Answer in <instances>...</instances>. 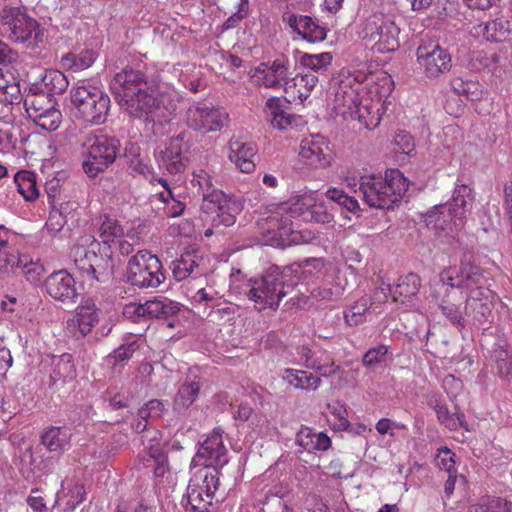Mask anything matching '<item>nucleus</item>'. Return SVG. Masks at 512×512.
<instances>
[{"mask_svg":"<svg viewBox=\"0 0 512 512\" xmlns=\"http://www.w3.org/2000/svg\"><path fill=\"white\" fill-rule=\"evenodd\" d=\"M323 267V260L317 258L291 264L282 270L279 267H271L261 278H251L240 284L233 282L231 288L253 301L259 311L276 308L288 290L297 285L296 279H301L314 271L319 272Z\"/></svg>","mask_w":512,"mask_h":512,"instance_id":"obj_1","label":"nucleus"},{"mask_svg":"<svg viewBox=\"0 0 512 512\" xmlns=\"http://www.w3.org/2000/svg\"><path fill=\"white\" fill-rule=\"evenodd\" d=\"M448 287L460 289L466 294L465 313L474 324L489 322L493 309L494 293L487 285L484 270L467 260H462L459 267H449L439 275L433 296L438 298L440 291L448 292Z\"/></svg>","mask_w":512,"mask_h":512,"instance_id":"obj_2","label":"nucleus"},{"mask_svg":"<svg viewBox=\"0 0 512 512\" xmlns=\"http://www.w3.org/2000/svg\"><path fill=\"white\" fill-rule=\"evenodd\" d=\"M345 185L372 208L390 209L406 193L409 183L398 169L386 170L385 175L363 174L348 171Z\"/></svg>","mask_w":512,"mask_h":512,"instance_id":"obj_3","label":"nucleus"},{"mask_svg":"<svg viewBox=\"0 0 512 512\" xmlns=\"http://www.w3.org/2000/svg\"><path fill=\"white\" fill-rule=\"evenodd\" d=\"M383 83L381 91H378L377 84L370 86V93L375 92L378 95L365 99L360 96L364 86L361 83L350 85L348 82H341L336 92L338 106L347 109L351 114L357 115L360 122H363L368 129H374L380 122L379 105L382 98L389 95L392 91L391 77L385 75L381 78Z\"/></svg>","mask_w":512,"mask_h":512,"instance_id":"obj_4","label":"nucleus"},{"mask_svg":"<svg viewBox=\"0 0 512 512\" xmlns=\"http://www.w3.org/2000/svg\"><path fill=\"white\" fill-rule=\"evenodd\" d=\"M177 106V93L163 91L154 95L148 86L120 105L131 117L160 125L171 121Z\"/></svg>","mask_w":512,"mask_h":512,"instance_id":"obj_5","label":"nucleus"},{"mask_svg":"<svg viewBox=\"0 0 512 512\" xmlns=\"http://www.w3.org/2000/svg\"><path fill=\"white\" fill-rule=\"evenodd\" d=\"M471 192V188L465 184L456 185L450 202L436 205L427 212V226L449 233L459 230L463 226L468 207L471 206Z\"/></svg>","mask_w":512,"mask_h":512,"instance_id":"obj_6","label":"nucleus"},{"mask_svg":"<svg viewBox=\"0 0 512 512\" xmlns=\"http://www.w3.org/2000/svg\"><path fill=\"white\" fill-rule=\"evenodd\" d=\"M82 147L83 169L89 177H95L115 161L120 142L102 129H96L85 135Z\"/></svg>","mask_w":512,"mask_h":512,"instance_id":"obj_7","label":"nucleus"},{"mask_svg":"<svg viewBox=\"0 0 512 512\" xmlns=\"http://www.w3.org/2000/svg\"><path fill=\"white\" fill-rule=\"evenodd\" d=\"M70 97L78 117L96 125L106 121L110 98L99 86L79 81L71 88Z\"/></svg>","mask_w":512,"mask_h":512,"instance_id":"obj_8","label":"nucleus"},{"mask_svg":"<svg viewBox=\"0 0 512 512\" xmlns=\"http://www.w3.org/2000/svg\"><path fill=\"white\" fill-rule=\"evenodd\" d=\"M1 37L12 42L37 46L43 41L38 22L18 7H5L0 13Z\"/></svg>","mask_w":512,"mask_h":512,"instance_id":"obj_9","label":"nucleus"},{"mask_svg":"<svg viewBox=\"0 0 512 512\" xmlns=\"http://www.w3.org/2000/svg\"><path fill=\"white\" fill-rule=\"evenodd\" d=\"M219 487V472L201 468L191 477L182 505L186 512H208Z\"/></svg>","mask_w":512,"mask_h":512,"instance_id":"obj_10","label":"nucleus"},{"mask_svg":"<svg viewBox=\"0 0 512 512\" xmlns=\"http://www.w3.org/2000/svg\"><path fill=\"white\" fill-rule=\"evenodd\" d=\"M127 281L139 288H156L165 280L162 264L157 256L147 250H140L127 264Z\"/></svg>","mask_w":512,"mask_h":512,"instance_id":"obj_11","label":"nucleus"},{"mask_svg":"<svg viewBox=\"0 0 512 512\" xmlns=\"http://www.w3.org/2000/svg\"><path fill=\"white\" fill-rule=\"evenodd\" d=\"M184 121L190 129L208 134L221 131L226 127L229 122V115L220 106L205 101H197L190 104L186 109Z\"/></svg>","mask_w":512,"mask_h":512,"instance_id":"obj_12","label":"nucleus"},{"mask_svg":"<svg viewBox=\"0 0 512 512\" xmlns=\"http://www.w3.org/2000/svg\"><path fill=\"white\" fill-rule=\"evenodd\" d=\"M363 34V38L374 41L372 49L377 53H391L399 47V28L391 16L373 14L366 19Z\"/></svg>","mask_w":512,"mask_h":512,"instance_id":"obj_13","label":"nucleus"},{"mask_svg":"<svg viewBox=\"0 0 512 512\" xmlns=\"http://www.w3.org/2000/svg\"><path fill=\"white\" fill-rule=\"evenodd\" d=\"M239 198L229 197L222 191H213L205 195L201 209L211 220L213 226L229 227L235 224L237 215L243 210Z\"/></svg>","mask_w":512,"mask_h":512,"instance_id":"obj_14","label":"nucleus"},{"mask_svg":"<svg viewBox=\"0 0 512 512\" xmlns=\"http://www.w3.org/2000/svg\"><path fill=\"white\" fill-rule=\"evenodd\" d=\"M292 74L290 60L285 57L261 62L250 70V77L254 84L267 89L282 90L284 93Z\"/></svg>","mask_w":512,"mask_h":512,"instance_id":"obj_15","label":"nucleus"},{"mask_svg":"<svg viewBox=\"0 0 512 512\" xmlns=\"http://www.w3.org/2000/svg\"><path fill=\"white\" fill-rule=\"evenodd\" d=\"M24 105L28 117L40 128L46 131H55L62 122V114L55 107L53 98L45 94L27 95Z\"/></svg>","mask_w":512,"mask_h":512,"instance_id":"obj_16","label":"nucleus"},{"mask_svg":"<svg viewBox=\"0 0 512 512\" xmlns=\"http://www.w3.org/2000/svg\"><path fill=\"white\" fill-rule=\"evenodd\" d=\"M229 462V454L224 445L223 432L214 429L198 448L192 463L202 465L203 468L219 469Z\"/></svg>","mask_w":512,"mask_h":512,"instance_id":"obj_17","label":"nucleus"},{"mask_svg":"<svg viewBox=\"0 0 512 512\" xmlns=\"http://www.w3.org/2000/svg\"><path fill=\"white\" fill-rule=\"evenodd\" d=\"M186 134L170 138L160 150L157 156V162L161 169L166 170L169 174L175 175L185 170L187 164V152L189 151V143L185 139Z\"/></svg>","mask_w":512,"mask_h":512,"instance_id":"obj_18","label":"nucleus"},{"mask_svg":"<svg viewBox=\"0 0 512 512\" xmlns=\"http://www.w3.org/2000/svg\"><path fill=\"white\" fill-rule=\"evenodd\" d=\"M417 63L428 78H437L451 68V56L438 44H423L417 48Z\"/></svg>","mask_w":512,"mask_h":512,"instance_id":"obj_19","label":"nucleus"},{"mask_svg":"<svg viewBox=\"0 0 512 512\" xmlns=\"http://www.w3.org/2000/svg\"><path fill=\"white\" fill-rule=\"evenodd\" d=\"M99 314L93 299H82L74 314L66 320V329L76 339L84 338L98 324Z\"/></svg>","mask_w":512,"mask_h":512,"instance_id":"obj_20","label":"nucleus"},{"mask_svg":"<svg viewBox=\"0 0 512 512\" xmlns=\"http://www.w3.org/2000/svg\"><path fill=\"white\" fill-rule=\"evenodd\" d=\"M145 75L138 70L125 68L117 73L110 83V89L119 105L147 88Z\"/></svg>","mask_w":512,"mask_h":512,"instance_id":"obj_21","label":"nucleus"},{"mask_svg":"<svg viewBox=\"0 0 512 512\" xmlns=\"http://www.w3.org/2000/svg\"><path fill=\"white\" fill-rule=\"evenodd\" d=\"M328 144L324 137L319 134L311 135L301 141L299 156L310 168L322 169L330 164Z\"/></svg>","mask_w":512,"mask_h":512,"instance_id":"obj_22","label":"nucleus"},{"mask_svg":"<svg viewBox=\"0 0 512 512\" xmlns=\"http://www.w3.org/2000/svg\"><path fill=\"white\" fill-rule=\"evenodd\" d=\"M268 224L270 229L277 230L275 236H278V244L282 246L309 244L316 239V235L309 230H294L288 217L278 219L276 215H273L269 218Z\"/></svg>","mask_w":512,"mask_h":512,"instance_id":"obj_23","label":"nucleus"},{"mask_svg":"<svg viewBox=\"0 0 512 512\" xmlns=\"http://www.w3.org/2000/svg\"><path fill=\"white\" fill-rule=\"evenodd\" d=\"M47 293L62 303H74L78 296L74 278L66 271L52 273L45 281Z\"/></svg>","mask_w":512,"mask_h":512,"instance_id":"obj_24","label":"nucleus"},{"mask_svg":"<svg viewBox=\"0 0 512 512\" xmlns=\"http://www.w3.org/2000/svg\"><path fill=\"white\" fill-rule=\"evenodd\" d=\"M143 468L152 470L154 486L163 493L173 490L177 484V474L173 472L166 455L139 463Z\"/></svg>","mask_w":512,"mask_h":512,"instance_id":"obj_25","label":"nucleus"},{"mask_svg":"<svg viewBox=\"0 0 512 512\" xmlns=\"http://www.w3.org/2000/svg\"><path fill=\"white\" fill-rule=\"evenodd\" d=\"M257 147L253 142H243L232 139L228 147V159L242 173H252L255 170L254 158Z\"/></svg>","mask_w":512,"mask_h":512,"instance_id":"obj_26","label":"nucleus"},{"mask_svg":"<svg viewBox=\"0 0 512 512\" xmlns=\"http://www.w3.org/2000/svg\"><path fill=\"white\" fill-rule=\"evenodd\" d=\"M0 267L10 268L14 273L19 270L32 284H38L45 273L44 266L39 261H33L26 254L6 255L4 264Z\"/></svg>","mask_w":512,"mask_h":512,"instance_id":"obj_27","label":"nucleus"},{"mask_svg":"<svg viewBox=\"0 0 512 512\" xmlns=\"http://www.w3.org/2000/svg\"><path fill=\"white\" fill-rule=\"evenodd\" d=\"M421 285L420 278L417 274L409 273L399 278L398 283L394 287H381L380 291L376 292V296L380 294L383 298H387L389 292L394 302L406 303L410 302L414 296L417 295Z\"/></svg>","mask_w":512,"mask_h":512,"instance_id":"obj_28","label":"nucleus"},{"mask_svg":"<svg viewBox=\"0 0 512 512\" xmlns=\"http://www.w3.org/2000/svg\"><path fill=\"white\" fill-rule=\"evenodd\" d=\"M96 252H100V243L92 236L84 237L82 244H76L71 249L70 256L77 269L85 278H87L90 269L93 267L92 256H95Z\"/></svg>","mask_w":512,"mask_h":512,"instance_id":"obj_29","label":"nucleus"},{"mask_svg":"<svg viewBox=\"0 0 512 512\" xmlns=\"http://www.w3.org/2000/svg\"><path fill=\"white\" fill-rule=\"evenodd\" d=\"M474 30L488 42L502 43L511 35L512 27L510 20L501 16L478 24Z\"/></svg>","mask_w":512,"mask_h":512,"instance_id":"obj_30","label":"nucleus"},{"mask_svg":"<svg viewBox=\"0 0 512 512\" xmlns=\"http://www.w3.org/2000/svg\"><path fill=\"white\" fill-rule=\"evenodd\" d=\"M289 26L310 43L321 42L326 38V30L311 17L292 14L288 18Z\"/></svg>","mask_w":512,"mask_h":512,"instance_id":"obj_31","label":"nucleus"},{"mask_svg":"<svg viewBox=\"0 0 512 512\" xmlns=\"http://www.w3.org/2000/svg\"><path fill=\"white\" fill-rule=\"evenodd\" d=\"M263 112L274 128L285 130L292 125L294 116L287 111L280 97L272 96L265 102Z\"/></svg>","mask_w":512,"mask_h":512,"instance_id":"obj_32","label":"nucleus"},{"mask_svg":"<svg viewBox=\"0 0 512 512\" xmlns=\"http://www.w3.org/2000/svg\"><path fill=\"white\" fill-rule=\"evenodd\" d=\"M318 82V75L311 73L306 74L304 72L294 75L293 73L290 83H288L286 94L289 95L293 101L299 100L303 103L311 95Z\"/></svg>","mask_w":512,"mask_h":512,"instance_id":"obj_33","label":"nucleus"},{"mask_svg":"<svg viewBox=\"0 0 512 512\" xmlns=\"http://www.w3.org/2000/svg\"><path fill=\"white\" fill-rule=\"evenodd\" d=\"M200 258L194 252L183 253L180 258L171 263V270L176 281H182L188 277L197 278L203 274L199 264Z\"/></svg>","mask_w":512,"mask_h":512,"instance_id":"obj_34","label":"nucleus"},{"mask_svg":"<svg viewBox=\"0 0 512 512\" xmlns=\"http://www.w3.org/2000/svg\"><path fill=\"white\" fill-rule=\"evenodd\" d=\"M199 391L200 380L193 371H190L176 394L174 409L179 412L186 410L196 400Z\"/></svg>","mask_w":512,"mask_h":512,"instance_id":"obj_35","label":"nucleus"},{"mask_svg":"<svg viewBox=\"0 0 512 512\" xmlns=\"http://www.w3.org/2000/svg\"><path fill=\"white\" fill-rule=\"evenodd\" d=\"M282 380L294 389L315 391L321 384L320 377L311 372L293 368H286L281 374Z\"/></svg>","mask_w":512,"mask_h":512,"instance_id":"obj_36","label":"nucleus"},{"mask_svg":"<svg viewBox=\"0 0 512 512\" xmlns=\"http://www.w3.org/2000/svg\"><path fill=\"white\" fill-rule=\"evenodd\" d=\"M71 438L72 432L68 426L49 427L43 432L41 436L43 445L49 451L59 453L69 449Z\"/></svg>","mask_w":512,"mask_h":512,"instance_id":"obj_37","label":"nucleus"},{"mask_svg":"<svg viewBox=\"0 0 512 512\" xmlns=\"http://www.w3.org/2000/svg\"><path fill=\"white\" fill-rule=\"evenodd\" d=\"M96 52L92 49L74 50L61 57V66L74 72L83 71L95 62Z\"/></svg>","mask_w":512,"mask_h":512,"instance_id":"obj_38","label":"nucleus"},{"mask_svg":"<svg viewBox=\"0 0 512 512\" xmlns=\"http://www.w3.org/2000/svg\"><path fill=\"white\" fill-rule=\"evenodd\" d=\"M141 441L144 448L138 455L139 463L158 458L160 455H166L163 448L162 435L158 430H147L141 437Z\"/></svg>","mask_w":512,"mask_h":512,"instance_id":"obj_39","label":"nucleus"},{"mask_svg":"<svg viewBox=\"0 0 512 512\" xmlns=\"http://www.w3.org/2000/svg\"><path fill=\"white\" fill-rule=\"evenodd\" d=\"M92 260L93 267L90 269L86 279L101 282L109 279L114 271V261L111 254L106 251V248L103 251L100 250L99 254L96 252V255L92 256Z\"/></svg>","mask_w":512,"mask_h":512,"instance_id":"obj_40","label":"nucleus"},{"mask_svg":"<svg viewBox=\"0 0 512 512\" xmlns=\"http://www.w3.org/2000/svg\"><path fill=\"white\" fill-rule=\"evenodd\" d=\"M69 85L66 76L58 70H47L41 78V91L38 94H45L49 98L52 95L63 93Z\"/></svg>","mask_w":512,"mask_h":512,"instance_id":"obj_41","label":"nucleus"},{"mask_svg":"<svg viewBox=\"0 0 512 512\" xmlns=\"http://www.w3.org/2000/svg\"><path fill=\"white\" fill-rule=\"evenodd\" d=\"M97 233L103 244H109L124 235V229L119 221L111 216L102 215L97 219Z\"/></svg>","mask_w":512,"mask_h":512,"instance_id":"obj_42","label":"nucleus"},{"mask_svg":"<svg viewBox=\"0 0 512 512\" xmlns=\"http://www.w3.org/2000/svg\"><path fill=\"white\" fill-rule=\"evenodd\" d=\"M19 194L28 202L35 201L39 195L36 175L31 171H19L14 177Z\"/></svg>","mask_w":512,"mask_h":512,"instance_id":"obj_43","label":"nucleus"},{"mask_svg":"<svg viewBox=\"0 0 512 512\" xmlns=\"http://www.w3.org/2000/svg\"><path fill=\"white\" fill-rule=\"evenodd\" d=\"M331 62L332 56L328 52L320 54L305 53L300 57L299 60L301 67L306 69L304 73L318 75V79L328 70Z\"/></svg>","mask_w":512,"mask_h":512,"instance_id":"obj_44","label":"nucleus"},{"mask_svg":"<svg viewBox=\"0 0 512 512\" xmlns=\"http://www.w3.org/2000/svg\"><path fill=\"white\" fill-rule=\"evenodd\" d=\"M150 182H158L164 188V191L157 193V196L162 202L168 205L166 207V214L169 217L180 216L184 212L185 205L183 202L175 198L174 193L168 184V181L164 178L153 176Z\"/></svg>","mask_w":512,"mask_h":512,"instance_id":"obj_45","label":"nucleus"},{"mask_svg":"<svg viewBox=\"0 0 512 512\" xmlns=\"http://www.w3.org/2000/svg\"><path fill=\"white\" fill-rule=\"evenodd\" d=\"M146 314L154 318H168L180 310L179 303L166 297H157L145 302Z\"/></svg>","mask_w":512,"mask_h":512,"instance_id":"obj_46","label":"nucleus"},{"mask_svg":"<svg viewBox=\"0 0 512 512\" xmlns=\"http://www.w3.org/2000/svg\"><path fill=\"white\" fill-rule=\"evenodd\" d=\"M317 193L310 191L303 193L301 195H298L294 197L291 200L290 205L288 204H281L277 207H280L281 210H286L287 207H289V210L291 213L297 215L298 217H301L304 221L308 220V212L311 211L313 206H315V198Z\"/></svg>","mask_w":512,"mask_h":512,"instance_id":"obj_47","label":"nucleus"},{"mask_svg":"<svg viewBox=\"0 0 512 512\" xmlns=\"http://www.w3.org/2000/svg\"><path fill=\"white\" fill-rule=\"evenodd\" d=\"M344 287L333 278L325 279L321 284L314 287L310 296L316 301H335L343 293Z\"/></svg>","mask_w":512,"mask_h":512,"instance_id":"obj_48","label":"nucleus"},{"mask_svg":"<svg viewBox=\"0 0 512 512\" xmlns=\"http://www.w3.org/2000/svg\"><path fill=\"white\" fill-rule=\"evenodd\" d=\"M435 411L437 414V419L445 426L447 429L451 431H456L459 428H464L467 431H469V428L467 427L466 421H465V415L464 413L460 412L459 410H456L455 413H450L448 407L444 404H437L435 406Z\"/></svg>","mask_w":512,"mask_h":512,"instance_id":"obj_49","label":"nucleus"},{"mask_svg":"<svg viewBox=\"0 0 512 512\" xmlns=\"http://www.w3.org/2000/svg\"><path fill=\"white\" fill-rule=\"evenodd\" d=\"M511 501L499 496H487L468 507L467 512H510Z\"/></svg>","mask_w":512,"mask_h":512,"instance_id":"obj_50","label":"nucleus"},{"mask_svg":"<svg viewBox=\"0 0 512 512\" xmlns=\"http://www.w3.org/2000/svg\"><path fill=\"white\" fill-rule=\"evenodd\" d=\"M76 376V369L73 363V357L69 353H64L53 360V371L51 378L56 382L59 380H71Z\"/></svg>","mask_w":512,"mask_h":512,"instance_id":"obj_51","label":"nucleus"},{"mask_svg":"<svg viewBox=\"0 0 512 512\" xmlns=\"http://www.w3.org/2000/svg\"><path fill=\"white\" fill-rule=\"evenodd\" d=\"M297 355L299 359V363L303 364L308 369H313L318 371L321 376L329 377V373L331 372L330 366H321L319 362L314 359V356H317V351L312 350L310 347L306 345L298 346Z\"/></svg>","mask_w":512,"mask_h":512,"instance_id":"obj_52","label":"nucleus"},{"mask_svg":"<svg viewBox=\"0 0 512 512\" xmlns=\"http://www.w3.org/2000/svg\"><path fill=\"white\" fill-rule=\"evenodd\" d=\"M325 195L329 200L351 213H356L360 209L358 200L346 194L342 189L336 187L329 188Z\"/></svg>","mask_w":512,"mask_h":512,"instance_id":"obj_53","label":"nucleus"},{"mask_svg":"<svg viewBox=\"0 0 512 512\" xmlns=\"http://www.w3.org/2000/svg\"><path fill=\"white\" fill-rule=\"evenodd\" d=\"M191 184L194 188L198 189V193L202 195L203 200L206 194H210L213 191H219L214 188L213 178L208 171L203 168L195 169L192 173Z\"/></svg>","mask_w":512,"mask_h":512,"instance_id":"obj_54","label":"nucleus"},{"mask_svg":"<svg viewBox=\"0 0 512 512\" xmlns=\"http://www.w3.org/2000/svg\"><path fill=\"white\" fill-rule=\"evenodd\" d=\"M371 305L372 303L368 297H362L359 299L344 312L346 323L350 326H355L363 322L364 315Z\"/></svg>","mask_w":512,"mask_h":512,"instance_id":"obj_55","label":"nucleus"},{"mask_svg":"<svg viewBox=\"0 0 512 512\" xmlns=\"http://www.w3.org/2000/svg\"><path fill=\"white\" fill-rule=\"evenodd\" d=\"M329 413L335 418L334 429L345 431L349 428L348 411L345 405L339 401L329 403L327 406Z\"/></svg>","mask_w":512,"mask_h":512,"instance_id":"obj_56","label":"nucleus"},{"mask_svg":"<svg viewBox=\"0 0 512 512\" xmlns=\"http://www.w3.org/2000/svg\"><path fill=\"white\" fill-rule=\"evenodd\" d=\"M450 287V291L446 294L447 299H443L440 308L442 310V313L453 323L457 324L459 326H464V318L462 315V312L460 310V307L450 301L451 293H454Z\"/></svg>","mask_w":512,"mask_h":512,"instance_id":"obj_57","label":"nucleus"},{"mask_svg":"<svg viewBox=\"0 0 512 512\" xmlns=\"http://www.w3.org/2000/svg\"><path fill=\"white\" fill-rule=\"evenodd\" d=\"M307 215L309 216L307 221L310 222L326 224L333 221V214L329 211L324 202L318 198V194L315 198V206H313Z\"/></svg>","mask_w":512,"mask_h":512,"instance_id":"obj_58","label":"nucleus"},{"mask_svg":"<svg viewBox=\"0 0 512 512\" xmlns=\"http://www.w3.org/2000/svg\"><path fill=\"white\" fill-rule=\"evenodd\" d=\"M453 89L459 93L465 95L469 100H476L481 93L479 90V84L472 81H463L462 79H455L452 82Z\"/></svg>","mask_w":512,"mask_h":512,"instance_id":"obj_59","label":"nucleus"},{"mask_svg":"<svg viewBox=\"0 0 512 512\" xmlns=\"http://www.w3.org/2000/svg\"><path fill=\"white\" fill-rule=\"evenodd\" d=\"M136 349V342L121 345L120 347L115 349L111 354H109L107 358L108 362L111 363L112 365H118L124 361H127L132 357Z\"/></svg>","mask_w":512,"mask_h":512,"instance_id":"obj_60","label":"nucleus"},{"mask_svg":"<svg viewBox=\"0 0 512 512\" xmlns=\"http://www.w3.org/2000/svg\"><path fill=\"white\" fill-rule=\"evenodd\" d=\"M454 457L455 454L449 448L444 447L440 449L436 457L438 467L447 472V474L457 473Z\"/></svg>","mask_w":512,"mask_h":512,"instance_id":"obj_61","label":"nucleus"},{"mask_svg":"<svg viewBox=\"0 0 512 512\" xmlns=\"http://www.w3.org/2000/svg\"><path fill=\"white\" fill-rule=\"evenodd\" d=\"M62 494L65 497H69L67 500V506L71 509H75L80 503H82L85 499V489L84 486L78 483H75L69 488L68 493H65L64 482L62 483Z\"/></svg>","mask_w":512,"mask_h":512,"instance_id":"obj_62","label":"nucleus"},{"mask_svg":"<svg viewBox=\"0 0 512 512\" xmlns=\"http://www.w3.org/2000/svg\"><path fill=\"white\" fill-rule=\"evenodd\" d=\"M387 353L388 347L385 345L370 348L363 357V365L370 367L380 364L385 361Z\"/></svg>","mask_w":512,"mask_h":512,"instance_id":"obj_63","label":"nucleus"},{"mask_svg":"<svg viewBox=\"0 0 512 512\" xmlns=\"http://www.w3.org/2000/svg\"><path fill=\"white\" fill-rule=\"evenodd\" d=\"M394 143L406 155H410L415 150L414 138L405 130L396 132Z\"/></svg>","mask_w":512,"mask_h":512,"instance_id":"obj_64","label":"nucleus"}]
</instances>
